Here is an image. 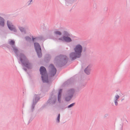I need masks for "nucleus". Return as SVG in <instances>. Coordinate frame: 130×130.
<instances>
[{
  "label": "nucleus",
  "mask_w": 130,
  "mask_h": 130,
  "mask_svg": "<svg viewBox=\"0 0 130 130\" xmlns=\"http://www.w3.org/2000/svg\"><path fill=\"white\" fill-rule=\"evenodd\" d=\"M59 40L62 41H65L66 42H70L72 41V40L70 38L64 36L62 37H61L59 39Z\"/></svg>",
  "instance_id": "7"
},
{
  "label": "nucleus",
  "mask_w": 130,
  "mask_h": 130,
  "mask_svg": "<svg viewBox=\"0 0 130 130\" xmlns=\"http://www.w3.org/2000/svg\"><path fill=\"white\" fill-rule=\"evenodd\" d=\"M26 39L27 40L28 39H31L30 38H29L28 37H27L26 38Z\"/></svg>",
  "instance_id": "23"
},
{
  "label": "nucleus",
  "mask_w": 130,
  "mask_h": 130,
  "mask_svg": "<svg viewBox=\"0 0 130 130\" xmlns=\"http://www.w3.org/2000/svg\"><path fill=\"white\" fill-rule=\"evenodd\" d=\"M119 98V96L118 95H116L114 98V100H117Z\"/></svg>",
  "instance_id": "14"
},
{
  "label": "nucleus",
  "mask_w": 130,
  "mask_h": 130,
  "mask_svg": "<svg viewBox=\"0 0 130 130\" xmlns=\"http://www.w3.org/2000/svg\"><path fill=\"white\" fill-rule=\"evenodd\" d=\"M62 90L61 89H60L59 90L58 96V100L59 102H60V99L61 96V94L62 92Z\"/></svg>",
  "instance_id": "11"
},
{
  "label": "nucleus",
  "mask_w": 130,
  "mask_h": 130,
  "mask_svg": "<svg viewBox=\"0 0 130 130\" xmlns=\"http://www.w3.org/2000/svg\"><path fill=\"white\" fill-rule=\"evenodd\" d=\"M13 50L15 53H16L17 51H18L15 48H13Z\"/></svg>",
  "instance_id": "20"
},
{
  "label": "nucleus",
  "mask_w": 130,
  "mask_h": 130,
  "mask_svg": "<svg viewBox=\"0 0 130 130\" xmlns=\"http://www.w3.org/2000/svg\"><path fill=\"white\" fill-rule=\"evenodd\" d=\"M40 71L41 76L42 80L44 83L48 82V75L46 73V70L43 67H40Z\"/></svg>",
  "instance_id": "2"
},
{
  "label": "nucleus",
  "mask_w": 130,
  "mask_h": 130,
  "mask_svg": "<svg viewBox=\"0 0 130 130\" xmlns=\"http://www.w3.org/2000/svg\"><path fill=\"white\" fill-rule=\"evenodd\" d=\"M15 42L14 41L11 40L9 41V43L11 45H14Z\"/></svg>",
  "instance_id": "15"
},
{
  "label": "nucleus",
  "mask_w": 130,
  "mask_h": 130,
  "mask_svg": "<svg viewBox=\"0 0 130 130\" xmlns=\"http://www.w3.org/2000/svg\"><path fill=\"white\" fill-rule=\"evenodd\" d=\"M7 25L9 29L11 30H13L14 31H15L16 30L15 29L14 26L12 24V23L9 21L7 22Z\"/></svg>",
  "instance_id": "8"
},
{
  "label": "nucleus",
  "mask_w": 130,
  "mask_h": 130,
  "mask_svg": "<svg viewBox=\"0 0 130 130\" xmlns=\"http://www.w3.org/2000/svg\"><path fill=\"white\" fill-rule=\"evenodd\" d=\"M83 49V47L81 45L78 44L76 45L73 49L74 52H72L70 54V58L72 60H74L77 58L80 57L81 56Z\"/></svg>",
  "instance_id": "1"
},
{
  "label": "nucleus",
  "mask_w": 130,
  "mask_h": 130,
  "mask_svg": "<svg viewBox=\"0 0 130 130\" xmlns=\"http://www.w3.org/2000/svg\"><path fill=\"white\" fill-rule=\"evenodd\" d=\"M66 57L65 56L61 55L57 57L56 58V59L58 60H65L66 59Z\"/></svg>",
  "instance_id": "10"
},
{
  "label": "nucleus",
  "mask_w": 130,
  "mask_h": 130,
  "mask_svg": "<svg viewBox=\"0 0 130 130\" xmlns=\"http://www.w3.org/2000/svg\"><path fill=\"white\" fill-rule=\"evenodd\" d=\"M20 60L25 67L28 68L31 67V65L28 62L27 59L24 55H23L21 56Z\"/></svg>",
  "instance_id": "3"
},
{
  "label": "nucleus",
  "mask_w": 130,
  "mask_h": 130,
  "mask_svg": "<svg viewBox=\"0 0 130 130\" xmlns=\"http://www.w3.org/2000/svg\"><path fill=\"white\" fill-rule=\"evenodd\" d=\"M32 1V0H31V2Z\"/></svg>",
  "instance_id": "25"
},
{
  "label": "nucleus",
  "mask_w": 130,
  "mask_h": 130,
  "mask_svg": "<svg viewBox=\"0 0 130 130\" xmlns=\"http://www.w3.org/2000/svg\"><path fill=\"white\" fill-rule=\"evenodd\" d=\"M34 38H32V40H33V41H34Z\"/></svg>",
  "instance_id": "24"
},
{
  "label": "nucleus",
  "mask_w": 130,
  "mask_h": 130,
  "mask_svg": "<svg viewBox=\"0 0 130 130\" xmlns=\"http://www.w3.org/2000/svg\"><path fill=\"white\" fill-rule=\"evenodd\" d=\"M60 114H59L58 115V116L57 117V121L59 122V119H60Z\"/></svg>",
  "instance_id": "17"
},
{
  "label": "nucleus",
  "mask_w": 130,
  "mask_h": 130,
  "mask_svg": "<svg viewBox=\"0 0 130 130\" xmlns=\"http://www.w3.org/2000/svg\"><path fill=\"white\" fill-rule=\"evenodd\" d=\"M63 34L65 36H68L69 35V34L66 31H64L63 32Z\"/></svg>",
  "instance_id": "16"
},
{
  "label": "nucleus",
  "mask_w": 130,
  "mask_h": 130,
  "mask_svg": "<svg viewBox=\"0 0 130 130\" xmlns=\"http://www.w3.org/2000/svg\"><path fill=\"white\" fill-rule=\"evenodd\" d=\"M91 66L90 65H89L85 69V72L87 74H89L90 73L91 71Z\"/></svg>",
  "instance_id": "9"
},
{
  "label": "nucleus",
  "mask_w": 130,
  "mask_h": 130,
  "mask_svg": "<svg viewBox=\"0 0 130 130\" xmlns=\"http://www.w3.org/2000/svg\"><path fill=\"white\" fill-rule=\"evenodd\" d=\"M75 103H73L70 105L68 106V108H70L71 107H72L74 105H75Z\"/></svg>",
  "instance_id": "18"
},
{
  "label": "nucleus",
  "mask_w": 130,
  "mask_h": 130,
  "mask_svg": "<svg viewBox=\"0 0 130 130\" xmlns=\"http://www.w3.org/2000/svg\"><path fill=\"white\" fill-rule=\"evenodd\" d=\"M56 101V100L55 99L52 102V103L53 104H54L55 103V102Z\"/></svg>",
  "instance_id": "22"
},
{
  "label": "nucleus",
  "mask_w": 130,
  "mask_h": 130,
  "mask_svg": "<svg viewBox=\"0 0 130 130\" xmlns=\"http://www.w3.org/2000/svg\"><path fill=\"white\" fill-rule=\"evenodd\" d=\"M49 69L50 70V73L52 76H54L56 72V70L52 64H51L49 66Z\"/></svg>",
  "instance_id": "6"
},
{
  "label": "nucleus",
  "mask_w": 130,
  "mask_h": 130,
  "mask_svg": "<svg viewBox=\"0 0 130 130\" xmlns=\"http://www.w3.org/2000/svg\"><path fill=\"white\" fill-rule=\"evenodd\" d=\"M19 29H20V30L22 32H23V30H24V28H22V27H20V28H19Z\"/></svg>",
  "instance_id": "19"
},
{
  "label": "nucleus",
  "mask_w": 130,
  "mask_h": 130,
  "mask_svg": "<svg viewBox=\"0 0 130 130\" xmlns=\"http://www.w3.org/2000/svg\"><path fill=\"white\" fill-rule=\"evenodd\" d=\"M0 25L3 26L4 25V20L3 18L0 17Z\"/></svg>",
  "instance_id": "12"
},
{
  "label": "nucleus",
  "mask_w": 130,
  "mask_h": 130,
  "mask_svg": "<svg viewBox=\"0 0 130 130\" xmlns=\"http://www.w3.org/2000/svg\"><path fill=\"white\" fill-rule=\"evenodd\" d=\"M34 46L38 56L39 57H41L42 56L41 49L40 46L38 43H34Z\"/></svg>",
  "instance_id": "4"
},
{
  "label": "nucleus",
  "mask_w": 130,
  "mask_h": 130,
  "mask_svg": "<svg viewBox=\"0 0 130 130\" xmlns=\"http://www.w3.org/2000/svg\"><path fill=\"white\" fill-rule=\"evenodd\" d=\"M114 101H115V105H117L118 103L117 100H114Z\"/></svg>",
  "instance_id": "21"
},
{
  "label": "nucleus",
  "mask_w": 130,
  "mask_h": 130,
  "mask_svg": "<svg viewBox=\"0 0 130 130\" xmlns=\"http://www.w3.org/2000/svg\"><path fill=\"white\" fill-rule=\"evenodd\" d=\"M75 92L73 89H71L69 90L67 92V96L65 98V99L67 101H69L73 96V95Z\"/></svg>",
  "instance_id": "5"
},
{
  "label": "nucleus",
  "mask_w": 130,
  "mask_h": 130,
  "mask_svg": "<svg viewBox=\"0 0 130 130\" xmlns=\"http://www.w3.org/2000/svg\"><path fill=\"white\" fill-rule=\"evenodd\" d=\"M54 33L56 35H60L61 34V32L58 30H56L55 31Z\"/></svg>",
  "instance_id": "13"
}]
</instances>
